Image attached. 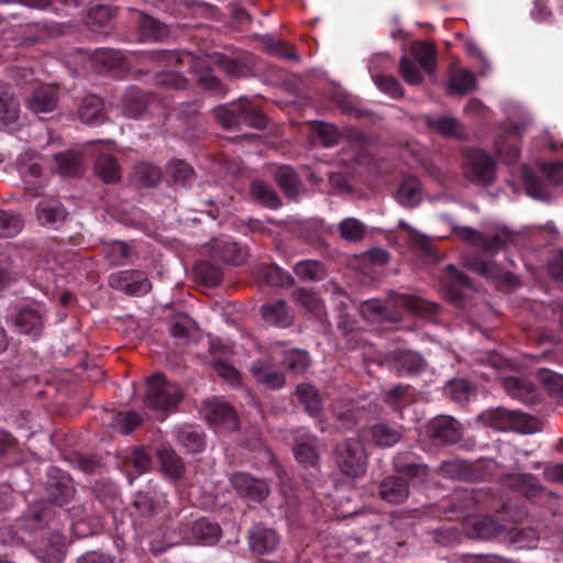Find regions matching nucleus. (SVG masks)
<instances>
[{
    "label": "nucleus",
    "mask_w": 563,
    "mask_h": 563,
    "mask_svg": "<svg viewBox=\"0 0 563 563\" xmlns=\"http://www.w3.org/2000/svg\"><path fill=\"white\" fill-rule=\"evenodd\" d=\"M475 496L473 490L455 493L451 499L450 511L456 517H464L463 531L470 539L492 540L499 538L506 531L505 527L488 516H468L473 509Z\"/></svg>",
    "instance_id": "nucleus-1"
},
{
    "label": "nucleus",
    "mask_w": 563,
    "mask_h": 563,
    "mask_svg": "<svg viewBox=\"0 0 563 563\" xmlns=\"http://www.w3.org/2000/svg\"><path fill=\"white\" fill-rule=\"evenodd\" d=\"M295 395L309 416L316 419L320 418L323 413V404L317 387L309 383H301L297 385Z\"/></svg>",
    "instance_id": "nucleus-35"
},
{
    "label": "nucleus",
    "mask_w": 563,
    "mask_h": 563,
    "mask_svg": "<svg viewBox=\"0 0 563 563\" xmlns=\"http://www.w3.org/2000/svg\"><path fill=\"white\" fill-rule=\"evenodd\" d=\"M163 178V174L159 167L151 163H137L132 167L129 174L130 184L137 188H154Z\"/></svg>",
    "instance_id": "nucleus-27"
},
{
    "label": "nucleus",
    "mask_w": 563,
    "mask_h": 563,
    "mask_svg": "<svg viewBox=\"0 0 563 563\" xmlns=\"http://www.w3.org/2000/svg\"><path fill=\"white\" fill-rule=\"evenodd\" d=\"M462 424L451 416H437L426 426L427 435L438 445H452L461 441Z\"/></svg>",
    "instance_id": "nucleus-9"
},
{
    "label": "nucleus",
    "mask_w": 563,
    "mask_h": 563,
    "mask_svg": "<svg viewBox=\"0 0 563 563\" xmlns=\"http://www.w3.org/2000/svg\"><path fill=\"white\" fill-rule=\"evenodd\" d=\"M78 118L86 124H101L107 120L103 100L97 95L84 97L77 110Z\"/></svg>",
    "instance_id": "nucleus-33"
},
{
    "label": "nucleus",
    "mask_w": 563,
    "mask_h": 563,
    "mask_svg": "<svg viewBox=\"0 0 563 563\" xmlns=\"http://www.w3.org/2000/svg\"><path fill=\"white\" fill-rule=\"evenodd\" d=\"M158 103L159 99L155 93L137 88H130L122 97V109L129 118H140L151 107Z\"/></svg>",
    "instance_id": "nucleus-19"
},
{
    "label": "nucleus",
    "mask_w": 563,
    "mask_h": 563,
    "mask_svg": "<svg viewBox=\"0 0 563 563\" xmlns=\"http://www.w3.org/2000/svg\"><path fill=\"white\" fill-rule=\"evenodd\" d=\"M382 401L389 407L393 412L402 415L406 407L418 401V393L410 384L397 383L382 391Z\"/></svg>",
    "instance_id": "nucleus-17"
},
{
    "label": "nucleus",
    "mask_w": 563,
    "mask_h": 563,
    "mask_svg": "<svg viewBox=\"0 0 563 563\" xmlns=\"http://www.w3.org/2000/svg\"><path fill=\"white\" fill-rule=\"evenodd\" d=\"M13 323L21 333L37 338L44 329V316L40 309L25 307L16 313Z\"/></svg>",
    "instance_id": "nucleus-28"
},
{
    "label": "nucleus",
    "mask_w": 563,
    "mask_h": 563,
    "mask_svg": "<svg viewBox=\"0 0 563 563\" xmlns=\"http://www.w3.org/2000/svg\"><path fill=\"white\" fill-rule=\"evenodd\" d=\"M521 175L528 196L541 201H550L552 199L549 188L534 174L530 166L523 165L521 167Z\"/></svg>",
    "instance_id": "nucleus-46"
},
{
    "label": "nucleus",
    "mask_w": 563,
    "mask_h": 563,
    "mask_svg": "<svg viewBox=\"0 0 563 563\" xmlns=\"http://www.w3.org/2000/svg\"><path fill=\"white\" fill-rule=\"evenodd\" d=\"M333 460L341 474L350 478L362 477L367 468V453L364 445L350 439L333 449Z\"/></svg>",
    "instance_id": "nucleus-4"
},
{
    "label": "nucleus",
    "mask_w": 563,
    "mask_h": 563,
    "mask_svg": "<svg viewBox=\"0 0 563 563\" xmlns=\"http://www.w3.org/2000/svg\"><path fill=\"white\" fill-rule=\"evenodd\" d=\"M36 217L42 225H58L66 222L68 212L56 199H43L35 208Z\"/></svg>",
    "instance_id": "nucleus-29"
},
{
    "label": "nucleus",
    "mask_w": 563,
    "mask_h": 563,
    "mask_svg": "<svg viewBox=\"0 0 563 563\" xmlns=\"http://www.w3.org/2000/svg\"><path fill=\"white\" fill-rule=\"evenodd\" d=\"M476 88V77L465 68L455 70L450 78V89L459 95H467Z\"/></svg>",
    "instance_id": "nucleus-62"
},
{
    "label": "nucleus",
    "mask_w": 563,
    "mask_h": 563,
    "mask_svg": "<svg viewBox=\"0 0 563 563\" xmlns=\"http://www.w3.org/2000/svg\"><path fill=\"white\" fill-rule=\"evenodd\" d=\"M541 421L531 415L521 411L512 410L511 426L509 430L519 433H534L541 430Z\"/></svg>",
    "instance_id": "nucleus-63"
},
{
    "label": "nucleus",
    "mask_w": 563,
    "mask_h": 563,
    "mask_svg": "<svg viewBox=\"0 0 563 563\" xmlns=\"http://www.w3.org/2000/svg\"><path fill=\"white\" fill-rule=\"evenodd\" d=\"M133 507L143 517H153L158 512L159 500L155 489L140 490L136 493Z\"/></svg>",
    "instance_id": "nucleus-59"
},
{
    "label": "nucleus",
    "mask_w": 563,
    "mask_h": 563,
    "mask_svg": "<svg viewBox=\"0 0 563 563\" xmlns=\"http://www.w3.org/2000/svg\"><path fill=\"white\" fill-rule=\"evenodd\" d=\"M108 284L112 289L130 296L147 294L152 288L151 282L140 269L113 273L109 276Z\"/></svg>",
    "instance_id": "nucleus-11"
},
{
    "label": "nucleus",
    "mask_w": 563,
    "mask_h": 563,
    "mask_svg": "<svg viewBox=\"0 0 563 563\" xmlns=\"http://www.w3.org/2000/svg\"><path fill=\"white\" fill-rule=\"evenodd\" d=\"M44 489L46 494L44 500L49 501L54 508H64L76 495L73 478L66 472L54 466L49 467L47 472Z\"/></svg>",
    "instance_id": "nucleus-6"
},
{
    "label": "nucleus",
    "mask_w": 563,
    "mask_h": 563,
    "mask_svg": "<svg viewBox=\"0 0 563 563\" xmlns=\"http://www.w3.org/2000/svg\"><path fill=\"white\" fill-rule=\"evenodd\" d=\"M279 542L277 531L273 528H267L263 523H256L250 530L249 544L255 555L260 556L275 552Z\"/></svg>",
    "instance_id": "nucleus-18"
},
{
    "label": "nucleus",
    "mask_w": 563,
    "mask_h": 563,
    "mask_svg": "<svg viewBox=\"0 0 563 563\" xmlns=\"http://www.w3.org/2000/svg\"><path fill=\"white\" fill-rule=\"evenodd\" d=\"M369 432L374 445L385 449L394 446L401 441L404 427L390 422H378L371 427Z\"/></svg>",
    "instance_id": "nucleus-30"
},
{
    "label": "nucleus",
    "mask_w": 563,
    "mask_h": 563,
    "mask_svg": "<svg viewBox=\"0 0 563 563\" xmlns=\"http://www.w3.org/2000/svg\"><path fill=\"white\" fill-rule=\"evenodd\" d=\"M201 412L209 424L221 426L229 431L240 429V420L233 406L228 402L208 400L202 404Z\"/></svg>",
    "instance_id": "nucleus-14"
},
{
    "label": "nucleus",
    "mask_w": 563,
    "mask_h": 563,
    "mask_svg": "<svg viewBox=\"0 0 563 563\" xmlns=\"http://www.w3.org/2000/svg\"><path fill=\"white\" fill-rule=\"evenodd\" d=\"M20 100L15 93L9 89H0V123L11 125L19 122Z\"/></svg>",
    "instance_id": "nucleus-45"
},
{
    "label": "nucleus",
    "mask_w": 563,
    "mask_h": 563,
    "mask_svg": "<svg viewBox=\"0 0 563 563\" xmlns=\"http://www.w3.org/2000/svg\"><path fill=\"white\" fill-rule=\"evenodd\" d=\"M59 103V87L55 84H38L25 97L24 106L35 115L54 112Z\"/></svg>",
    "instance_id": "nucleus-8"
},
{
    "label": "nucleus",
    "mask_w": 563,
    "mask_h": 563,
    "mask_svg": "<svg viewBox=\"0 0 563 563\" xmlns=\"http://www.w3.org/2000/svg\"><path fill=\"white\" fill-rule=\"evenodd\" d=\"M212 113L216 121L225 130L247 126L263 131L268 124V118L263 110L245 97L229 104L217 106Z\"/></svg>",
    "instance_id": "nucleus-2"
},
{
    "label": "nucleus",
    "mask_w": 563,
    "mask_h": 563,
    "mask_svg": "<svg viewBox=\"0 0 563 563\" xmlns=\"http://www.w3.org/2000/svg\"><path fill=\"white\" fill-rule=\"evenodd\" d=\"M230 484L238 496L256 504H262L271 494L268 483L246 472H235L230 476Z\"/></svg>",
    "instance_id": "nucleus-7"
},
{
    "label": "nucleus",
    "mask_w": 563,
    "mask_h": 563,
    "mask_svg": "<svg viewBox=\"0 0 563 563\" xmlns=\"http://www.w3.org/2000/svg\"><path fill=\"white\" fill-rule=\"evenodd\" d=\"M410 54L427 74L432 75L435 71L438 51L433 43L415 41L410 46Z\"/></svg>",
    "instance_id": "nucleus-43"
},
{
    "label": "nucleus",
    "mask_w": 563,
    "mask_h": 563,
    "mask_svg": "<svg viewBox=\"0 0 563 563\" xmlns=\"http://www.w3.org/2000/svg\"><path fill=\"white\" fill-rule=\"evenodd\" d=\"M294 455L296 461L303 467L319 470L320 454L318 450V438L313 434H301L294 440Z\"/></svg>",
    "instance_id": "nucleus-22"
},
{
    "label": "nucleus",
    "mask_w": 563,
    "mask_h": 563,
    "mask_svg": "<svg viewBox=\"0 0 563 563\" xmlns=\"http://www.w3.org/2000/svg\"><path fill=\"white\" fill-rule=\"evenodd\" d=\"M465 265L474 273L492 279H503L507 284H516L517 277L511 272H504L499 265L493 261H485L481 256H468L465 258Z\"/></svg>",
    "instance_id": "nucleus-25"
},
{
    "label": "nucleus",
    "mask_w": 563,
    "mask_h": 563,
    "mask_svg": "<svg viewBox=\"0 0 563 563\" xmlns=\"http://www.w3.org/2000/svg\"><path fill=\"white\" fill-rule=\"evenodd\" d=\"M294 273L303 282H317L325 277L327 268L319 261L305 260L294 266Z\"/></svg>",
    "instance_id": "nucleus-57"
},
{
    "label": "nucleus",
    "mask_w": 563,
    "mask_h": 563,
    "mask_svg": "<svg viewBox=\"0 0 563 563\" xmlns=\"http://www.w3.org/2000/svg\"><path fill=\"white\" fill-rule=\"evenodd\" d=\"M213 62L230 79L238 80L255 75L256 59L252 54L231 57L223 53H217L213 56Z\"/></svg>",
    "instance_id": "nucleus-12"
},
{
    "label": "nucleus",
    "mask_w": 563,
    "mask_h": 563,
    "mask_svg": "<svg viewBox=\"0 0 563 563\" xmlns=\"http://www.w3.org/2000/svg\"><path fill=\"white\" fill-rule=\"evenodd\" d=\"M65 555V537L57 531L51 532L44 547L37 551V558L43 563H60Z\"/></svg>",
    "instance_id": "nucleus-41"
},
{
    "label": "nucleus",
    "mask_w": 563,
    "mask_h": 563,
    "mask_svg": "<svg viewBox=\"0 0 563 563\" xmlns=\"http://www.w3.org/2000/svg\"><path fill=\"white\" fill-rule=\"evenodd\" d=\"M378 495L388 504L400 505L409 497V484L401 476H386L379 484Z\"/></svg>",
    "instance_id": "nucleus-24"
},
{
    "label": "nucleus",
    "mask_w": 563,
    "mask_h": 563,
    "mask_svg": "<svg viewBox=\"0 0 563 563\" xmlns=\"http://www.w3.org/2000/svg\"><path fill=\"white\" fill-rule=\"evenodd\" d=\"M250 372L254 379L268 389H280L286 384L285 374L273 368V365L264 360L252 362Z\"/></svg>",
    "instance_id": "nucleus-26"
},
{
    "label": "nucleus",
    "mask_w": 563,
    "mask_h": 563,
    "mask_svg": "<svg viewBox=\"0 0 563 563\" xmlns=\"http://www.w3.org/2000/svg\"><path fill=\"white\" fill-rule=\"evenodd\" d=\"M477 387L465 378H453L444 386V394L451 400L465 405L468 402L471 396L476 395Z\"/></svg>",
    "instance_id": "nucleus-48"
},
{
    "label": "nucleus",
    "mask_w": 563,
    "mask_h": 563,
    "mask_svg": "<svg viewBox=\"0 0 563 563\" xmlns=\"http://www.w3.org/2000/svg\"><path fill=\"white\" fill-rule=\"evenodd\" d=\"M177 440L188 453H201L206 448V435L192 426H183L177 430Z\"/></svg>",
    "instance_id": "nucleus-51"
},
{
    "label": "nucleus",
    "mask_w": 563,
    "mask_h": 563,
    "mask_svg": "<svg viewBox=\"0 0 563 563\" xmlns=\"http://www.w3.org/2000/svg\"><path fill=\"white\" fill-rule=\"evenodd\" d=\"M386 362L390 363L398 376H416L424 372L428 362L422 354L410 349H395L386 354Z\"/></svg>",
    "instance_id": "nucleus-10"
},
{
    "label": "nucleus",
    "mask_w": 563,
    "mask_h": 563,
    "mask_svg": "<svg viewBox=\"0 0 563 563\" xmlns=\"http://www.w3.org/2000/svg\"><path fill=\"white\" fill-rule=\"evenodd\" d=\"M257 274L258 279L268 286L291 287L295 285L294 277L274 264H263Z\"/></svg>",
    "instance_id": "nucleus-52"
},
{
    "label": "nucleus",
    "mask_w": 563,
    "mask_h": 563,
    "mask_svg": "<svg viewBox=\"0 0 563 563\" xmlns=\"http://www.w3.org/2000/svg\"><path fill=\"white\" fill-rule=\"evenodd\" d=\"M166 173L174 185L183 187L189 186L196 177L194 168L184 159H172Z\"/></svg>",
    "instance_id": "nucleus-54"
},
{
    "label": "nucleus",
    "mask_w": 563,
    "mask_h": 563,
    "mask_svg": "<svg viewBox=\"0 0 563 563\" xmlns=\"http://www.w3.org/2000/svg\"><path fill=\"white\" fill-rule=\"evenodd\" d=\"M512 240V234L506 230H498L494 234H483L482 240L478 247L489 255H494L498 253L503 247H505Z\"/></svg>",
    "instance_id": "nucleus-60"
},
{
    "label": "nucleus",
    "mask_w": 563,
    "mask_h": 563,
    "mask_svg": "<svg viewBox=\"0 0 563 563\" xmlns=\"http://www.w3.org/2000/svg\"><path fill=\"white\" fill-rule=\"evenodd\" d=\"M504 388L514 398H518L525 402L533 401L536 397V386L526 378L506 377L504 379Z\"/></svg>",
    "instance_id": "nucleus-49"
},
{
    "label": "nucleus",
    "mask_w": 563,
    "mask_h": 563,
    "mask_svg": "<svg viewBox=\"0 0 563 563\" xmlns=\"http://www.w3.org/2000/svg\"><path fill=\"white\" fill-rule=\"evenodd\" d=\"M512 410L504 407L488 409L481 413L479 419L484 424L495 428L499 431H508L511 426Z\"/></svg>",
    "instance_id": "nucleus-58"
},
{
    "label": "nucleus",
    "mask_w": 563,
    "mask_h": 563,
    "mask_svg": "<svg viewBox=\"0 0 563 563\" xmlns=\"http://www.w3.org/2000/svg\"><path fill=\"white\" fill-rule=\"evenodd\" d=\"M56 25L44 21L20 25L12 38L15 47H31L44 42L53 35Z\"/></svg>",
    "instance_id": "nucleus-15"
},
{
    "label": "nucleus",
    "mask_w": 563,
    "mask_h": 563,
    "mask_svg": "<svg viewBox=\"0 0 563 563\" xmlns=\"http://www.w3.org/2000/svg\"><path fill=\"white\" fill-rule=\"evenodd\" d=\"M331 411L339 427L344 430L354 429L361 421L362 412L352 401H336Z\"/></svg>",
    "instance_id": "nucleus-42"
},
{
    "label": "nucleus",
    "mask_w": 563,
    "mask_h": 563,
    "mask_svg": "<svg viewBox=\"0 0 563 563\" xmlns=\"http://www.w3.org/2000/svg\"><path fill=\"white\" fill-rule=\"evenodd\" d=\"M184 398L183 388L168 380L164 374L155 373L147 378L143 404L148 410L166 416L176 411Z\"/></svg>",
    "instance_id": "nucleus-3"
},
{
    "label": "nucleus",
    "mask_w": 563,
    "mask_h": 563,
    "mask_svg": "<svg viewBox=\"0 0 563 563\" xmlns=\"http://www.w3.org/2000/svg\"><path fill=\"white\" fill-rule=\"evenodd\" d=\"M194 274L196 282L208 288L219 286L223 278L222 269L208 261L196 263Z\"/></svg>",
    "instance_id": "nucleus-50"
},
{
    "label": "nucleus",
    "mask_w": 563,
    "mask_h": 563,
    "mask_svg": "<svg viewBox=\"0 0 563 563\" xmlns=\"http://www.w3.org/2000/svg\"><path fill=\"white\" fill-rule=\"evenodd\" d=\"M463 173L471 183L488 187L496 179V162L482 150H467L464 154Z\"/></svg>",
    "instance_id": "nucleus-5"
},
{
    "label": "nucleus",
    "mask_w": 563,
    "mask_h": 563,
    "mask_svg": "<svg viewBox=\"0 0 563 563\" xmlns=\"http://www.w3.org/2000/svg\"><path fill=\"white\" fill-rule=\"evenodd\" d=\"M139 32L143 41L161 42L169 37V26L157 19L141 13L139 19Z\"/></svg>",
    "instance_id": "nucleus-44"
},
{
    "label": "nucleus",
    "mask_w": 563,
    "mask_h": 563,
    "mask_svg": "<svg viewBox=\"0 0 563 563\" xmlns=\"http://www.w3.org/2000/svg\"><path fill=\"white\" fill-rule=\"evenodd\" d=\"M399 302L405 306L411 313L421 317L435 316L440 307L435 302L424 300L413 295H401Z\"/></svg>",
    "instance_id": "nucleus-56"
},
{
    "label": "nucleus",
    "mask_w": 563,
    "mask_h": 563,
    "mask_svg": "<svg viewBox=\"0 0 563 563\" xmlns=\"http://www.w3.org/2000/svg\"><path fill=\"white\" fill-rule=\"evenodd\" d=\"M445 278L442 282V290L445 299L459 309H463L466 305V296L457 286L472 288L471 278L457 269L453 264L445 267Z\"/></svg>",
    "instance_id": "nucleus-13"
},
{
    "label": "nucleus",
    "mask_w": 563,
    "mask_h": 563,
    "mask_svg": "<svg viewBox=\"0 0 563 563\" xmlns=\"http://www.w3.org/2000/svg\"><path fill=\"white\" fill-rule=\"evenodd\" d=\"M409 246L429 261H437L438 255L431 239L418 231H412L408 236Z\"/></svg>",
    "instance_id": "nucleus-64"
},
{
    "label": "nucleus",
    "mask_w": 563,
    "mask_h": 563,
    "mask_svg": "<svg viewBox=\"0 0 563 563\" xmlns=\"http://www.w3.org/2000/svg\"><path fill=\"white\" fill-rule=\"evenodd\" d=\"M420 181L418 178L410 176L405 178L400 184L397 190L396 199L401 206L412 208L416 207L420 201Z\"/></svg>",
    "instance_id": "nucleus-53"
},
{
    "label": "nucleus",
    "mask_w": 563,
    "mask_h": 563,
    "mask_svg": "<svg viewBox=\"0 0 563 563\" xmlns=\"http://www.w3.org/2000/svg\"><path fill=\"white\" fill-rule=\"evenodd\" d=\"M427 128L444 137L462 140L465 136V131L461 122L448 115L433 118L431 115L424 117Z\"/></svg>",
    "instance_id": "nucleus-37"
},
{
    "label": "nucleus",
    "mask_w": 563,
    "mask_h": 563,
    "mask_svg": "<svg viewBox=\"0 0 563 563\" xmlns=\"http://www.w3.org/2000/svg\"><path fill=\"white\" fill-rule=\"evenodd\" d=\"M250 196L254 202L268 209L275 210L283 205L280 197L273 186L262 179L251 181Z\"/></svg>",
    "instance_id": "nucleus-39"
},
{
    "label": "nucleus",
    "mask_w": 563,
    "mask_h": 563,
    "mask_svg": "<svg viewBox=\"0 0 563 563\" xmlns=\"http://www.w3.org/2000/svg\"><path fill=\"white\" fill-rule=\"evenodd\" d=\"M333 103L343 114L352 115L357 120H366L374 123L377 119L375 112L363 109L358 106L360 101L350 93L338 91L333 95Z\"/></svg>",
    "instance_id": "nucleus-34"
},
{
    "label": "nucleus",
    "mask_w": 563,
    "mask_h": 563,
    "mask_svg": "<svg viewBox=\"0 0 563 563\" xmlns=\"http://www.w3.org/2000/svg\"><path fill=\"white\" fill-rule=\"evenodd\" d=\"M401 457H394L393 468L398 476L423 483L429 476V467L422 463L404 464Z\"/></svg>",
    "instance_id": "nucleus-55"
},
{
    "label": "nucleus",
    "mask_w": 563,
    "mask_h": 563,
    "mask_svg": "<svg viewBox=\"0 0 563 563\" xmlns=\"http://www.w3.org/2000/svg\"><path fill=\"white\" fill-rule=\"evenodd\" d=\"M273 179L289 200H298L305 194V186L296 169L290 165L277 166Z\"/></svg>",
    "instance_id": "nucleus-20"
},
{
    "label": "nucleus",
    "mask_w": 563,
    "mask_h": 563,
    "mask_svg": "<svg viewBox=\"0 0 563 563\" xmlns=\"http://www.w3.org/2000/svg\"><path fill=\"white\" fill-rule=\"evenodd\" d=\"M210 257L214 262L240 266L245 262L247 251L235 242L213 241L210 245Z\"/></svg>",
    "instance_id": "nucleus-23"
},
{
    "label": "nucleus",
    "mask_w": 563,
    "mask_h": 563,
    "mask_svg": "<svg viewBox=\"0 0 563 563\" xmlns=\"http://www.w3.org/2000/svg\"><path fill=\"white\" fill-rule=\"evenodd\" d=\"M156 456L164 475L173 481H178L184 477L186 472L185 464L173 448L165 445L157 448Z\"/></svg>",
    "instance_id": "nucleus-32"
},
{
    "label": "nucleus",
    "mask_w": 563,
    "mask_h": 563,
    "mask_svg": "<svg viewBox=\"0 0 563 563\" xmlns=\"http://www.w3.org/2000/svg\"><path fill=\"white\" fill-rule=\"evenodd\" d=\"M57 172L62 176H78L85 170V155L81 151L69 150L54 155Z\"/></svg>",
    "instance_id": "nucleus-36"
},
{
    "label": "nucleus",
    "mask_w": 563,
    "mask_h": 563,
    "mask_svg": "<svg viewBox=\"0 0 563 563\" xmlns=\"http://www.w3.org/2000/svg\"><path fill=\"white\" fill-rule=\"evenodd\" d=\"M95 175L104 184L120 183L122 172L118 159L111 154H101L93 165Z\"/></svg>",
    "instance_id": "nucleus-40"
},
{
    "label": "nucleus",
    "mask_w": 563,
    "mask_h": 563,
    "mask_svg": "<svg viewBox=\"0 0 563 563\" xmlns=\"http://www.w3.org/2000/svg\"><path fill=\"white\" fill-rule=\"evenodd\" d=\"M340 236L351 243H358L364 240L367 228L355 218H346L339 224Z\"/></svg>",
    "instance_id": "nucleus-61"
},
{
    "label": "nucleus",
    "mask_w": 563,
    "mask_h": 563,
    "mask_svg": "<svg viewBox=\"0 0 563 563\" xmlns=\"http://www.w3.org/2000/svg\"><path fill=\"white\" fill-rule=\"evenodd\" d=\"M501 483L505 487L529 500L540 497L544 492V487L540 484L539 479L529 473L508 474L503 477Z\"/></svg>",
    "instance_id": "nucleus-21"
},
{
    "label": "nucleus",
    "mask_w": 563,
    "mask_h": 563,
    "mask_svg": "<svg viewBox=\"0 0 563 563\" xmlns=\"http://www.w3.org/2000/svg\"><path fill=\"white\" fill-rule=\"evenodd\" d=\"M282 365L291 374L302 375L311 365V358L307 351L290 349L283 352Z\"/></svg>",
    "instance_id": "nucleus-47"
},
{
    "label": "nucleus",
    "mask_w": 563,
    "mask_h": 563,
    "mask_svg": "<svg viewBox=\"0 0 563 563\" xmlns=\"http://www.w3.org/2000/svg\"><path fill=\"white\" fill-rule=\"evenodd\" d=\"M260 311L263 320L269 324L280 328H288L292 324L294 318L284 299L265 302L261 306Z\"/></svg>",
    "instance_id": "nucleus-31"
},
{
    "label": "nucleus",
    "mask_w": 563,
    "mask_h": 563,
    "mask_svg": "<svg viewBox=\"0 0 563 563\" xmlns=\"http://www.w3.org/2000/svg\"><path fill=\"white\" fill-rule=\"evenodd\" d=\"M191 536L197 544L213 545L221 539L222 529L218 522L202 517L194 522Z\"/></svg>",
    "instance_id": "nucleus-38"
},
{
    "label": "nucleus",
    "mask_w": 563,
    "mask_h": 563,
    "mask_svg": "<svg viewBox=\"0 0 563 563\" xmlns=\"http://www.w3.org/2000/svg\"><path fill=\"white\" fill-rule=\"evenodd\" d=\"M56 509L49 501L38 499L32 503L21 518L22 528L27 531L44 529L55 519Z\"/></svg>",
    "instance_id": "nucleus-16"
}]
</instances>
